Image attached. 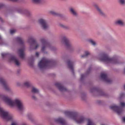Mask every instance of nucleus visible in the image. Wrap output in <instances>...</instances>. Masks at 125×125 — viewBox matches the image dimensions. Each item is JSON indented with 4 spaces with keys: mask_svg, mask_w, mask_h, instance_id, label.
I'll return each instance as SVG.
<instances>
[{
    "mask_svg": "<svg viewBox=\"0 0 125 125\" xmlns=\"http://www.w3.org/2000/svg\"><path fill=\"white\" fill-rule=\"evenodd\" d=\"M118 56L117 55H115L113 57L110 58L105 52H101L98 56L99 60L105 64H118L121 63V62L118 59Z\"/></svg>",
    "mask_w": 125,
    "mask_h": 125,
    "instance_id": "1",
    "label": "nucleus"
},
{
    "mask_svg": "<svg viewBox=\"0 0 125 125\" xmlns=\"http://www.w3.org/2000/svg\"><path fill=\"white\" fill-rule=\"evenodd\" d=\"M2 99L11 106H16L20 110H22L25 109V107L22 101L19 99H16L14 100H12L10 99L5 95L2 96Z\"/></svg>",
    "mask_w": 125,
    "mask_h": 125,
    "instance_id": "2",
    "label": "nucleus"
},
{
    "mask_svg": "<svg viewBox=\"0 0 125 125\" xmlns=\"http://www.w3.org/2000/svg\"><path fill=\"white\" fill-rule=\"evenodd\" d=\"M64 113L66 115L69 116L78 124L82 123L85 119L83 116L79 115L76 112L66 111Z\"/></svg>",
    "mask_w": 125,
    "mask_h": 125,
    "instance_id": "3",
    "label": "nucleus"
},
{
    "mask_svg": "<svg viewBox=\"0 0 125 125\" xmlns=\"http://www.w3.org/2000/svg\"><path fill=\"white\" fill-rule=\"evenodd\" d=\"M54 62L45 58H43L38 63L39 67L41 70L49 68L52 66Z\"/></svg>",
    "mask_w": 125,
    "mask_h": 125,
    "instance_id": "4",
    "label": "nucleus"
},
{
    "mask_svg": "<svg viewBox=\"0 0 125 125\" xmlns=\"http://www.w3.org/2000/svg\"><path fill=\"white\" fill-rule=\"evenodd\" d=\"M120 105L122 106H119L113 104L110 106V108L115 112L118 115L121 114L123 112V107L125 106V104L123 102L120 103Z\"/></svg>",
    "mask_w": 125,
    "mask_h": 125,
    "instance_id": "5",
    "label": "nucleus"
},
{
    "mask_svg": "<svg viewBox=\"0 0 125 125\" xmlns=\"http://www.w3.org/2000/svg\"><path fill=\"white\" fill-rule=\"evenodd\" d=\"M16 40L22 47V48L19 49L18 52L20 57L22 59L24 58V46L22 39L19 37H17L15 39Z\"/></svg>",
    "mask_w": 125,
    "mask_h": 125,
    "instance_id": "6",
    "label": "nucleus"
},
{
    "mask_svg": "<svg viewBox=\"0 0 125 125\" xmlns=\"http://www.w3.org/2000/svg\"><path fill=\"white\" fill-rule=\"evenodd\" d=\"M0 114L1 116L7 121H11L13 119V117L7 111L4 110L0 107Z\"/></svg>",
    "mask_w": 125,
    "mask_h": 125,
    "instance_id": "7",
    "label": "nucleus"
},
{
    "mask_svg": "<svg viewBox=\"0 0 125 125\" xmlns=\"http://www.w3.org/2000/svg\"><path fill=\"white\" fill-rule=\"evenodd\" d=\"M41 41L42 44V48L41 50L43 51L46 47H50V45L49 43L47 42V41L44 38L42 39L41 40Z\"/></svg>",
    "mask_w": 125,
    "mask_h": 125,
    "instance_id": "8",
    "label": "nucleus"
},
{
    "mask_svg": "<svg viewBox=\"0 0 125 125\" xmlns=\"http://www.w3.org/2000/svg\"><path fill=\"white\" fill-rule=\"evenodd\" d=\"M38 22L43 29H46L48 28L49 26L44 19H40L39 20Z\"/></svg>",
    "mask_w": 125,
    "mask_h": 125,
    "instance_id": "9",
    "label": "nucleus"
},
{
    "mask_svg": "<svg viewBox=\"0 0 125 125\" xmlns=\"http://www.w3.org/2000/svg\"><path fill=\"white\" fill-rule=\"evenodd\" d=\"M101 79L108 83H111L112 81L111 79L108 78L107 74L104 72L101 73Z\"/></svg>",
    "mask_w": 125,
    "mask_h": 125,
    "instance_id": "10",
    "label": "nucleus"
},
{
    "mask_svg": "<svg viewBox=\"0 0 125 125\" xmlns=\"http://www.w3.org/2000/svg\"><path fill=\"white\" fill-rule=\"evenodd\" d=\"M0 82L5 90L9 91L10 90V88L7 85L5 81L3 78H0Z\"/></svg>",
    "mask_w": 125,
    "mask_h": 125,
    "instance_id": "11",
    "label": "nucleus"
},
{
    "mask_svg": "<svg viewBox=\"0 0 125 125\" xmlns=\"http://www.w3.org/2000/svg\"><path fill=\"white\" fill-rule=\"evenodd\" d=\"M28 41L30 43L31 46L33 45H36L34 48L35 49H36L39 46V45L36 43L35 40L32 37L30 38L29 39Z\"/></svg>",
    "mask_w": 125,
    "mask_h": 125,
    "instance_id": "12",
    "label": "nucleus"
},
{
    "mask_svg": "<svg viewBox=\"0 0 125 125\" xmlns=\"http://www.w3.org/2000/svg\"><path fill=\"white\" fill-rule=\"evenodd\" d=\"M55 85L61 91H65L67 90V89L65 87L61 86V83H55Z\"/></svg>",
    "mask_w": 125,
    "mask_h": 125,
    "instance_id": "13",
    "label": "nucleus"
},
{
    "mask_svg": "<svg viewBox=\"0 0 125 125\" xmlns=\"http://www.w3.org/2000/svg\"><path fill=\"white\" fill-rule=\"evenodd\" d=\"M55 121L57 123L60 124L61 125H66V124L65 120L61 118L56 119Z\"/></svg>",
    "mask_w": 125,
    "mask_h": 125,
    "instance_id": "14",
    "label": "nucleus"
},
{
    "mask_svg": "<svg viewBox=\"0 0 125 125\" xmlns=\"http://www.w3.org/2000/svg\"><path fill=\"white\" fill-rule=\"evenodd\" d=\"M10 62L12 61H14L15 64L17 66H19L20 64V63L18 59L16 58L14 56H11L9 59Z\"/></svg>",
    "mask_w": 125,
    "mask_h": 125,
    "instance_id": "15",
    "label": "nucleus"
},
{
    "mask_svg": "<svg viewBox=\"0 0 125 125\" xmlns=\"http://www.w3.org/2000/svg\"><path fill=\"white\" fill-rule=\"evenodd\" d=\"M62 39L65 43L66 47L68 48L71 46L69 42L68 39L65 36H64L62 37Z\"/></svg>",
    "mask_w": 125,
    "mask_h": 125,
    "instance_id": "16",
    "label": "nucleus"
},
{
    "mask_svg": "<svg viewBox=\"0 0 125 125\" xmlns=\"http://www.w3.org/2000/svg\"><path fill=\"white\" fill-rule=\"evenodd\" d=\"M115 24L117 25L123 26L124 25V23L123 20L118 19L116 20L115 22Z\"/></svg>",
    "mask_w": 125,
    "mask_h": 125,
    "instance_id": "17",
    "label": "nucleus"
},
{
    "mask_svg": "<svg viewBox=\"0 0 125 125\" xmlns=\"http://www.w3.org/2000/svg\"><path fill=\"white\" fill-rule=\"evenodd\" d=\"M68 65L69 68L71 70L72 73L73 74L74 72L73 69V63L70 60L67 61Z\"/></svg>",
    "mask_w": 125,
    "mask_h": 125,
    "instance_id": "18",
    "label": "nucleus"
},
{
    "mask_svg": "<svg viewBox=\"0 0 125 125\" xmlns=\"http://www.w3.org/2000/svg\"><path fill=\"white\" fill-rule=\"evenodd\" d=\"M21 14H25L27 16H29L31 14V12L27 10H21L19 12Z\"/></svg>",
    "mask_w": 125,
    "mask_h": 125,
    "instance_id": "19",
    "label": "nucleus"
},
{
    "mask_svg": "<svg viewBox=\"0 0 125 125\" xmlns=\"http://www.w3.org/2000/svg\"><path fill=\"white\" fill-rule=\"evenodd\" d=\"M95 7L101 16H105V14L103 12L102 10L98 6H96Z\"/></svg>",
    "mask_w": 125,
    "mask_h": 125,
    "instance_id": "20",
    "label": "nucleus"
},
{
    "mask_svg": "<svg viewBox=\"0 0 125 125\" xmlns=\"http://www.w3.org/2000/svg\"><path fill=\"white\" fill-rule=\"evenodd\" d=\"M69 10L72 14L73 15L75 16H77V13L73 8L72 7L70 8H69Z\"/></svg>",
    "mask_w": 125,
    "mask_h": 125,
    "instance_id": "21",
    "label": "nucleus"
},
{
    "mask_svg": "<svg viewBox=\"0 0 125 125\" xmlns=\"http://www.w3.org/2000/svg\"><path fill=\"white\" fill-rule=\"evenodd\" d=\"M88 42L93 45L94 46L96 44V42L91 39H89L88 40Z\"/></svg>",
    "mask_w": 125,
    "mask_h": 125,
    "instance_id": "22",
    "label": "nucleus"
},
{
    "mask_svg": "<svg viewBox=\"0 0 125 125\" xmlns=\"http://www.w3.org/2000/svg\"><path fill=\"white\" fill-rule=\"evenodd\" d=\"M31 91L33 93H37L39 92L38 90L34 87L32 88Z\"/></svg>",
    "mask_w": 125,
    "mask_h": 125,
    "instance_id": "23",
    "label": "nucleus"
},
{
    "mask_svg": "<svg viewBox=\"0 0 125 125\" xmlns=\"http://www.w3.org/2000/svg\"><path fill=\"white\" fill-rule=\"evenodd\" d=\"M87 121V125H95L92 121L91 119H88Z\"/></svg>",
    "mask_w": 125,
    "mask_h": 125,
    "instance_id": "24",
    "label": "nucleus"
},
{
    "mask_svg": "<svg viewBox=\"0 0 125 125\" xmlns=\"http://www.w3.org/2000/svg\"><path fill=\"white\" fill-rule=\"evenodd\" d=\"M24 85L26 87H29L31 85L30 83V82L28 81H26L25 82L23 83Z\"/></svg>",
    "mask_w": 125,
    "mask_h": 125,
    "instance_id": "25",
    "label": "nucleus"
},
{
    "mask_svg": "<svg viewBox=\"0 0 125 125\" xmlns=\"http://www.w3.org/2000/svg\"><path fill=\"white\" fill-rule=\"evenodd\" d=\"M90 53L88 51H85V54L84 55H83L81 56V57L83 58L85 57L89 54Z\"/></svg>",
    "mask_w": 125,
    "mask_h": 125,
    "instance_id": "26",
    "label": "nucleus"
},
{
    "mask_svg": "<svg viewBox=\"0 0 125 125\" xmlns=\"http://www.w3.org/2000/svg\"><path fill=\"white\" fill-rule=\"evenodd\" d=\"M33 2L35 3H39L42 2V0H32Z\"/></svg>",
    "mask_w": 125,
    "mask_h": 125,
    "instance_id": "27",
    "label": "nucleus"
},
{
    "mask_svg": "<svg viewBox=\"0 0 125 125\" xmlns=\"http://www.w3.org/2000/svg\"><path fill=\"white\" fill-rule=\"evenodd\" d=\"M86 74H82L81 75L80 79L82 80L85 77Z\"/></svg>",
    "mask_w": 125,
    "mask_h": 125,
    "instance_id": "28",
    "label": "nucleus"
},
{
    "mask_svg": "<svg viewBox=\"0 0 125 125\" xmlns=\"http://www.w3.org/2000/svg\"><path fill=\"white\" fill-rule=\"evenodd\" d=\"M27 117L29 119L31 120L32 115L31 114H28L27 115Z\"/></svg>",
    "mask_w": 125,
    "mask_h": 125,
    "instance_id": "29",
    "label": "nucleus"
},
{
    "mask_svg": "<svg viewBox=\"0 0 125 125\" xmlns=\"http://www.w3.org/2000/svg\"><path fill=\"white\" fill-rule=\"evenodd\" d=\"M120 3L122 4H123L125 3V0H119Z\"/></svg>",
    "mask_w": 125,
    "mask_h": 125,
    "instance_id": "30",
    "label": "nucleus"
},
{
    "mask_svg": "<svg viewBox=\"0 0 125 125\" xmlns=\"http://www.w3.org/2000/svg\"><path fill=\"white\" fill-rule=\"evenodd\" d=\"M15 31V30L14 29H12L10 30V33L11 34H12Z\"/></svg>",
    "mask_w": 125,
    "mask_h": 125,
    "instance_id": "31",
    "label": "nucleus"
},
{
    "mask_svg": "<svg viewBox=\"0 0 125 125\" xmlns=\"http://www.w3.org/2000/svg\"><path fill=\"white\" fill-rule=\"evenodd\" d=\"M50 12L53 15H56L57 14L55 12L53 11H51Z\"/></svg>",
    "mask_w": 125,
    "mask_h": 125,
    "instance_id": "32",
    "label": "nucleus"
},
{
    "mask_svg": "<svg viewBox=\"0 0 125 125\" xmlns=\"http://www.w3.org/2000/svg\"><path fill=\"white\" fill-rule=\"evenodd\" d=\"M7 54L5 53H1V55L2 57H3L6 55Z\"/></svg>",
    "mask_w": 125,
    "mask_h": 125,
    "instance_id": "33",
    "label": "nucleus"
},
{
    "mask_svg": "<svg viewBox=\"0 0 125 125\" xmlns=\"http://www.w3.org/2000/svg\"><path fill=\"white\" fill-rule=\"evenodd\" d=\"M125 95V94L124 93H121L120 94V97L121 98L122 97H124V95Z\"/></svg>",
    "mask_w": 125,
    "mask_h": 125,
    "instance_id": "34",
    "label": "nucleus"
},
{
    "mask_svg": "<svg viewBox=\"0 0 125 125\" xmlns=\"http://www.w3.org/2000/svg\"><path fill=\"white\" fill-rule=\"evenodd\" d=\"M4 6V4L3 3H0V8H2Z\"/></svg>",
    "mask_w": 125,
    "mask_h": 125,
    "instance_id": "35",
    "label": "nucleus"
},
{
    "mask_svg": "<svg viewBox=\"0 0 125 125\" xmlns=\"http://www.w3.org/2000/svg\"><path fill=\"white\" fill-rule=\"evenodd\" d=\"M39 53L38 52H37L36 53V56L37 57H38L39 55Z\"/></svg>",
    "mask_w": 125,
    "mask_h": 125,
    "instance_id": "36",
    "label": "nucleus"
},
{
    "mask_svg": "<svg viewBox=\"0 0 125 125\" xmlns=\"http://www.w3.org/2000/svg\"><path fill=\"white\" fill-rule=\"evenodd\" d=\"M33 57L32 56H31L30 58V60L29 61V62H30L32 60H33Z\"/></svg>",
    "mask_w": 125,
    "mask_h": 125,
    "instance_id": "37",
    "label": "nucleus"
},
{
    "mask_svg": "<svg viewBox=\"0 0 125 125\" xmlns=\"http://www.w3.org/2000/svg\"><path fill=\"white\" fill-rule=\"evenodd\" d=\"M122 118L123 121L124 122H125V117H123Z\"/></svg>",
    "mask_w": 125,
    "mask_h": 125,
    "instance_id": "38",
    "label": "nucleus"
},
{
    "mask_svg": "<svg viewBox=\"0 0 125 125\" xmlns=\"http://www.w3.org/2000/svg\"><path fill=\"white\" fill-rule=\"evenodd\" d=\"M32 97L34 99H36L34 95H33L32 96Z\"/></svg>",
    "mask_w": 125,
    "mask_h": 125,
    "instance_id": "39",
    "label": "nucleus"
},
{
    "mask_svg": "<svg viewBox=\"0 0 125 125\" xmlns=\"http://www.w3.org/2000/svg\"><path fill=\"white\" fill-rule=\"evenodd\" d=\"M123 73H125V67L124 68Z\"/></svg>",
    "mask_w": 125,
    "mask_h": 125,
    "instance_id": "40",
    "label": "nucleus"
},
{
    "mask_svg": "<svg viewBox=\"0 0 125 125\" xmlns=\"http://www.w3.org/2000/svg\"><path fill=\"white\" fill-rule=\"evenodd\" d=\"M0 41H2V39H1V36H0Z\"/></svg>",
    "mask_w": 125,
    "mask_h": 125,
    "instance_id": "41",
    "label": "nucleus"
},
{
    "mask_svg": "<svg viewBox=\"0 0 125 125\" xmlns=\"http://www.w3.org/2000/svg\"><path fill=\"white\" fill-rule=\"evenodd\" d=\"M0 21H2V19L0 17Z\"/></svg>",
    "mask_w": 125,
    "mask_h": 125,
    "instance_id": "42",
    "label": "nucleus"
},
{
    "mask_svg": "<svg viewBox=\"0 0 125 125\" xmlns=\"http://www.w3.org/2000/svg\"><path fill=\"white\" fill-rule=\"evenodd\" d=\"M124 89L125 90V85L124 86Z\"/></svg>",
    "mask_w": 125,
    "mask_h": 125,
    "instance_id": "43",
    "label": "nucleus"
},
{
    "mask_svg": "<svg viewBox=\"0 0 125 125\" xmlns=\"http://www.w3.org/2000/svg\"><path fill=\"white\" fill-rule=\"evenodd\" d=\"M106 125L105 124H103L102 125Z\"/></svg>",
    "mask_w": 125,
    "mask_h": 125,
    "instance_id": "44",
    "label": "nucleus"
},
{
    "mask_svg": "<svg viewBox=\"0 0 125 125\" xmlns=\"http://www.w3.org/2000/svg\"><path fill=\"white\" fill-rule=\"evenodd\" d=\"M94 89V88L93 89Z\"/></svg>",
    "mask_w": 125,
    "mask_h": 125,
    "instance_id": "45",
    "label": "nucleus"
}]
</instances>
